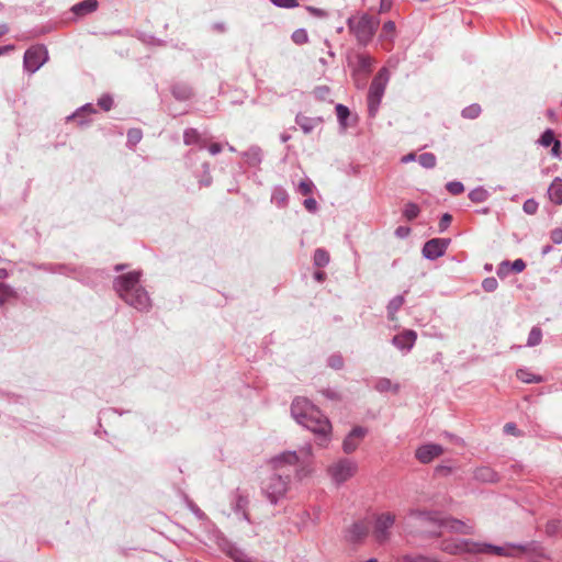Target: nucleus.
Segmentation results:
<instances>
[{"mask_svg": "<svg viewBox=\"0 0 562 562\" xmlns=\"http://www.w3.org/2000/svg\"><path fill=\"white\" fill-rule=\"evenodd\" d=\"M293 418L311 430L321 447H326L331 436V424L306 397H295L291 405Z\"/></svg>", "mask_w": 562, "mask_h": 562, "instance_id": "obj_1", "label": "nucleus"}, {"mask_svg": "<svg viewBox=\"0 0 562 562\" xmlns=\"http://www.w3.org/2000/svg\"><path fill=\"white\" fill-rule=\"evenodd\" d=\"M140 272L132 271L122 274L115 280V289L120 297L128 305L139 311L150 306V299L146 290L139 284Z\"/></svg>", "mask_w": 562, "mask_h": 562, "instance_id": "obj_2", "label": "nucleus"}, {"mask_svg": "<svg viewBox=\"0 0 562 562\" xmlns=\"http://www.w3.org/2000/svg\"><path fill=\"white\" fill-rule=\"evenodd\" d=\"M358 472V464L356 461L351 459L341 458L334 461L327 468V474L330 480L340 485L351 477H353Z\"/></svg>", "mask_w": 562, "mask_h": 562, "instance_id": "obj_3", "label": "nucleus"}, {"mask_svg": "<svg viewBox=\"0 0 562 562\" xmlns=\"http://www.w3.org/2000/svg\"><path fill=\"white\" fill-rule=\"evenodd\" d=\"M387 81L389 70L386 68L380 69L378 75L373 78L368 93V108L370 115H375Z\"/></svg>", "mask_w": 562, "mask_h": 562, "instance_id": "obj_4", "label": "nucleus"}, {"mask_svg": "<svg viewBox=\"0 0 562 562\" xmlns=\"http://www.w3.org/2000/svg\"><path fill=\"white\" fill-rule=\"evenodd\" d=\"M416 520H417V525L419 527H424L429 522H434V524H438V526L443 527L445 529H447L448 531H451V532H457V533H461V535H472L473 533L472 526H470L469 524H467L464 521L453 519V518H446V519L438 520L429 514H419L416 517Z\"/></svg>", "mask_w": 562, "mask_h": 562, "instance_id": "obj_5", "label": "nucleus"}, {"mask_svg": "<svg viewBox=\"0 0 562 562\" xmlns=\"http://www.w3.org/2000/svg\"><path fill=\"white\" fill-rule=\"evenodd\" d=\"M289 484V474L285 472L274 473L262 482V488L271 503H276L282 497Z\"/></svg>", "mask_w": 562, "mask_h": 562, "instance_id": "obj_6", "label": "nucleus"}, {"mask_svg": "<svg viewBox=\"0 0 562 562\" xmlns=\"http://www.w3.org/2000/svg\"><path fill=\"white\" fill-rule=\"evenodd\" d=\"M378 25L379 21L370 15H362L357 20L349 21L350 30L362 44H367L372 38Z\"/></svg>", "mask_w": 562, "mask_h": 562, "instance_id": "obj_7", "label": "nucleus"}, {"mask_svg": "<svg viewBox=\"0 0 562 562\" xmlns=\"http://www.w3.org/2000/svg\"><path fill=\"white\" fill-rule=\"evenodd\" d=\"M395 520L396 516L391 512H384L375 516L372 535L378 543L382 544L391 539V529Z\"/></svg>", "mask_w": 562, "mask_h": 562, "instance_id": "obj_8", "label": "nucleus"}, {"mask_svg": "<svg viewBox=\"0 0 562 562\" xmlns=\"http://www.w3.org/2000/svg\"><path fill=\"white\" fill-rule=\"evenodd\" d=\"M47 60V50L44 46L30 47L24 54V68L29 72H35Z\"/></svg>", "mask_w": 562, "mask_h": 562, "instance_id": "obj_9", "label": "nucleus"}, {"mask_svg": "<svg viewBox=\"0 0 562 562\" xmlns=\"http://www.w3.org/2000/svg\"><path fill=\"white\" fill-rule=\"evenodd\" d=\"M442 551L449 554L479 553L481 543L470 540H445L441 544Z\"/></svg>", "mask_w": 562, "mask_h": 562, "instance_id": "obj_10", "label": "nucleus"}, {"mask_svg": "<svg viewBox=\"0 0 562 562\" xmlns=\"http://www.w3.org/2000/svg\"><path fill=\"white\" fill-rule=\"evenodd\" d=\"M479 553H493L501 557H518L528 551L526 546L506 544L504 547H497L492 544L481 543Z\"/></svg>", "mask_w": 562, "mask_h": 562, "instance_id": "obj_11", "label": "nucleus"}, {"mask_svg": "<svg viewBox=\"0 0 562 562\" xmlns=\"http://www.w3.org/2000/svg\"><path fill=\"white\" fill-rule=\"evenodd\" d=\"M449 241L442 238L430 239L424 245L423 255L428 259H437L445 254Z\"/></svg>", "mask_w": 562, "mask_h": 562, "instance_id": "obj_12", "label": "nucleus"}, {"mask_svg": "<svg viewBox=\"0 0 562 562\" xmlns=\"http://www.w3.org/2000/svg\"><path fill=\"white\" fill-rule=\"evenodd\" d=\"M366 435L367 430L364 428L355 427L342 441L344 452L348 454L355 452Z\"/></svg>", "mask_w": 562, "mask_h": 562, "instance_id": "obj_13", "label": "nucleus"}, {"mask_svg": "<svg viewBox=\"0 0 562 562\" xmlns=\"http://www.w3.org/2000/svg\"><path fill=\"white\" fill-rule=\"evenodd\" d=\"M443 453V449L441 446L436 443H428L419 447L416 450V458L422 463H429L435 458L441 456Z\"/></svg>", "mask_w": 562, "mask_h": 562, "instance_id": "obj_14", "label": "nucleus"}, {"mask_svg": "<svg viewBox=\"0 0 562 562\" xmlns=\"http://www.w3.org/2000/svg\"><path fill=\"white\" fill-rule=\"evenodd\" d=\"M417 339V334L414 330H404L403 333L394 336L393 344L400 349H411Z\"/></svg>", "mask_w": 562, "mask_h": 562, "instance_id": "obj_15", "label": "nucleus"}, {"mask_svg": "<svg viewBox=\"0 0 562 562\" xmlns=\"http://www.w3.org/2000/svg\"><path fill=\"white\" fill-rule=\"evenodd\" d=\"M369 535V525L364 521L355 522L348 530V539L352 542L363 540Z\"/></svg>", "mask_w": 562, "mask_h": 562, "instance_id": "obj_16", "label": "nucleus"}, {"mask_svg": "<svg viewBox=\"0 0 562 562\" xmlns=\"http://www.w3.org/2000/svg\"><path fill=\"white\" fill-rule=\"evenodd\" d=\"M539 143L543 147H549L552 145V155L559 157L561 154V143L555 139L554 132L552 130H547L542 136L540 137Z\"/></svg>", "mask_w": 562, "mask_h": 562, "instance_id": "obj_17", "label": "nucleus"}, {"mask_svg": "<svg viewBox=\"0 0 562 562\" xmlns=\"http://www.w3.org/2000/svg\"><path fill=\"white\" fill-rule=\"evenodd\" d=\"M299 458L295 452H285L272 460V465L276 470L281 471L288 465H295Z\"/></svg>", "mask_w": 562, "mask_h": 562, "instance_id": "obj_18", "label": "nucleus"}, {"mask_svg": "<svg viewBox=\"0 0 562 562\" xmlns=\"http://www.w3.org/2000/svg\"><path fill=\"white\" fill-rule=\"evenodd\" d=\"M396 27L395 23L393 21H387L383 24L382 31L380 34V38L383 42H387V46L385 47L386 50L391 49V45L393 42V38L395 36Z\"/></svg>", "mask_w": 562, "mask_h": 562, "instance_id": "obj_19", "label": "nucleus"}, {"mask_svg": "<svg viewBox=\"0 0 562 562\" xmlns=\"http://www.w3.org/2000/svg\"><path fill=\"white\" fill-rule=\"evenodd\" d=\"M548 194L555 204H562V179L555 178L549 187Z\"/></svg>", "mask_w": 562, "mask_h": 562, "instance_id": "obj_20", "label": "nucleus"}, {"mask_svg": "<svg viewBox=\"0 0 562 562\" xmlns=\"http://www.w3.org/2000/svg\"><path fill=\"white\" fill-rule=\"evenodd\" d=\"M405 300H404V296L403 295H397L395 297H393L389 304H387V318L390 321H395L396 319V312L403 306Z\"/></svg>", "mask_w": 562, "mask_h": 562, "instance_id": "obj_21", "label": "nucleus"}, {"mask_svg": "<svg viewBox=\"0 0 562 562\" xmlns=\"http://www.w3.org/2000/svg\"><path fill=\"white\" fill-rule=\"evenodd\" d=\"M474 475L477 480L483 482H496L498 480L497 473L487 467L476 469Z\"/></svg>", "mask_w": 562, "mask_h": 562, "instance_id": "obj_22", "label": "nucleus"}, {"mask_svg": "<svg viewBox=\"0 0 562 562\" xmlns=\"http://www.w3.org/2000/svg\"><path fill=\"white\" fill-rule=\"evenodd\" d=\"M98 2L95 0H86L74 5L72 11L78 15L92 12L97 9Z\"/></svg>", "mask_w": 562, "mask_h": 562, "instance_id": "obj_23", "label": "nucleus"}, {"mask_svg": "<svg viewBox=\"0 0 562 562\" xmlns=\"http://www.w3.org/2000/svg\"><path fill=\"white\" fill-rule=\"evenodd\" d=\"M295 121L304 133H310L319 123L318 119H310L301 114L296 116Z\"/></svg>", "mask_w": 562, "mask_h": 562, "instance_id": "obj_24", "label": "nucleus"}, {"mask_svg": "<svg viewBox=\"0 0 562 562\" xmlns=\"http://www.w3.org/2000/svg\"><path fill=\"white\" fill-rule=\"evenodd\" d=\"M516 376L524 383H540L542 382V378L540 375L533 374L532 372L519 369L516 372Z\"/></svg>", "mask_w": 562, "mask_h": 562, "instance_id": "obj_25", "label": "nucleus"}, {"mask_svg": "<svg viewBox=\"0 0 562 562\" xmlns=\"http://www.w3.org/2000/svg\"><path fill=\"white\" fill-rule=\"evenodd\" d=\"M183 140L186 145L202 143L200 134L194 128H188L184 131Z\"/></svg>", "mask_w": 562, "mask_h": 562, "instance_id": "obj_26", "label": "nucleus"}, {"mask_svg": "<svg viewBox=\"0 0 562 562\" xmlns=\"http://www.w3.org/2000/svg\"><path fill=\"white\" fill-rule=\"evenodd\" d=\"M481 106L476 103L471 104L463 109L462 116L465 119L474 120L481 114Z\"/></svg>", "mask_w": 562, "mask_h": 562, "instance_id": "obj_27", "label": "nucleus"}, {"mask_svg": "<svg viewBox=\"0 0 562 562\" xmlns=\"http://www.w3.org/2000/svg\"><path fill=\"white\" fill-rule=\"evenodd\" d=\"M329 262V254L324 249H317L314 254V263L324 267Z\"/></svg>", "mask_w": 562, "mask_h": 562, "instance_id": "obj_28", "label": "nucleus"}, {"mask_svg": "<svg viewBox=\"0 0 562 562\" xmlns=\"http://www.w3.org/2000/svg\"><path fill=\"white\" fill-rule=\"evenodd\" d=\"M541 339H542V331H541V329L538 328V327H533L530 330V333H529L527 345L529 347L537 346V345H539L541 342Z\"/></svg>", "mask_w": 562, "mask_h": 562, "instance_id": "obj_29", "label": "nucleus"}, {"mask_svg": "<svg viewBox=\"0 0 562 562\" xmlns=\"http://www.w3.org/2000/svg\"><path fill=\"white\" fill-rule=\"evenodd\" d=\"M469 198L475 203L484 202L487 199V191L483 188H476L469 193Z\"/></svg>", "mask_w": 562, "mask_h": 562, "instance_id": "obj_30", "label": "nucleus"}, {"mask_svg": "<svg viewBox=\"0 0 562 562\" xmlns=\"http://www.w3.org/2000/svg\"><path fill=\"white\" fill-rule=\"evenodd\" d=\"M419 164L425 168H434L436 166V157L431 153H424L418 157Z\"/></svg>", "mask_w": 562, "mask_h": 562, "instance_id": "obj_31", "label": "nucleus"}, {"mask_svg": "<svg viewBox=\"0 0 562 562\" xmlns=\"http://www.w3.org/2000/svg\"><path fill=\"white\" fill-rule=\"evenodd\" d=\"M419 212L420 210L417 204L407 203L404 207L403 214L408 221H412L418 216Z\"/></svg>", "mask_w": 562, "mask_h": 562, "instance_id": "obj_32", "label": "nucleus"}, {"mask_svg": "<svg viewBox=\"0 0 562 562\" xmlns=\"http://www.w3.org/2000/svg\"><path fill=\"white\" fill-rule=\"evenodd\" d=\"M292 41L297 45H303L307 43L308 35L304 29L295 30L292 34Z\"/></svg>", "mask_w": 562, "mask_h": 562, "instance_id": "obj_33", "label": "nucleus"}, {"mask_svg": "<svg viewBox=\"0 0 562 562\" xmlns=\"http://www.w3.org/2000/svg\"><path fill=\"white\" fill-rule=\"evenodd\" d=\"M336 114H337V117L340 122V124L342 126H346V120L349 117L350 115V111L347 106L342 105V104H338L336 106Z\"/></svg>", "mask_w": 562, "mask_h": 562, "instance_id": "obj_34", "label": "nucleus"}, {"mask_svg": "<svg viewBox=\"0 0 562 562\" xmlns=\"http://www.w3.org/2000/svg\"><path fill=\"white\" fill-rule=\"evenodd\" d=\"M142 137H143L142 131L138 128H132L127 133V140H128V143H131L133 145H136L137 143H139Z\"/></svg>", "mask_w": 562, "mask_h": 562, "instance_id": "obj_35", "label": "nucleus"}, {"mask_svg": "<svg viewBox=\"0 0 562 562\" xmlns=\"http://www.w3.org/2000/svg\"><path fill=\"white\" fill-rule=\"evenodd\" d=\"M447 190L451 194L458 195V194H461L464 191V187H463V184L461 182L452 181V182L447 183Z\"/></svg>", "mask_w": 562, "mask_h": 562, "instance_id": "obj_36", "label": "nucleus"}, {"mask_svg": "<svg viewBox=\"0 0 562 562\" xmlns=\"http://www.w3.org/2000/svg\"><path fill=\"white\" fill-rule=\"evenodd\" d=\"M271 2L279 8L285 9H292L299 5L296 0H271Z\"/></svg>", "mask_w": 562, "mask_h": 562, "instance_id": "obj_37", "label": "nucleus"}, {"mask_svg": "<svg viewBox=\"0 0 562 562\" xmlns=\"http://www.w3.org/2000/svg\"><path fill=\"white\" fill-rule=\"evenodd\" d=\"M482 286L486 292H493L497 289L498 282L495 278H486L483 280Z\"/></svg>", "mask_w": 562, "mask_h": 562, "instance_id": "obj_38", "label": "nucleus"}, {"mask_svg": "<svg viewBox=\"0 0 562 562\" xmlns=\"http://www.w3.org/2000/svg\"><path fill=\"white\" fill-rule=\"evenodd\" d=\"M13 295V291L7 284L0 283V304Z\"/></svg>", "mask_w": 562, "mask_h": 562, "instance_id": "obj_39", "label": "nucleus"}, {"mask_svg": "<svg viewBox=\"0 0 562 562\" xmlns=\"http://www.w3.org/2000/svg\"><path fill=\"white\" fill-rule=\"evenodd\" d=\"M113 99L110 95H102L98 100V105L104 111H109L112 108Z\"/></svg>", "mask_w": 562, "mask_h": 562, "instance_id": "obj_40", "label": "nucleus"}, {"mask_svg": "<svg viewBox=\"0 0 562 562\" xmlns=\"http://www.w3.org/2000/svg\"><path fill=\"white\" fill-rule=\"evenodd\" d=\"M412 562H440V560L432 555L416 554L411 555Z\"/></svg>", "mask_w": 562, "mask_h": 562, "instance_id": "obj_41", "label": "nucleus"}, {"mask_svg": "<svg viewBox=\"0 0 562 562\" xmlns=\"http://www.w3.org/2000/svg\"><path fill=\"white\" fill-rule=\"evenodd\" d=\"M313 188H314V184H313V182H312V181H310V180L302 181V182L299 184V190H300V192H301L303 195H307V194L312 193Z\"/></svg>", "mask_w": 562, "mask_h": 562, "instance_id": "obj_42", "label": "nucleus"}, {"mask_svg": "<svg viewBox=\"0 0 562 562\" xmlns=\"http://www.w3.org/2000/svg\"><path fill=\"white\" fill-rule=\"evenodd\" d=\"M538 210V203L530 199V200H527L525 203H524V211L527 213V214H535Z\"/></svg>", "mask_w": 562, "mask_h": 562, "instance_id": "obj_43", "label": "nucleus"}, {"mask_svg": "<svg viewBox=\"0 0 562 562\" xmlns=\"http://www.w3.org/2000/svg\"><path fill=\"white\" fill-rule=\"evenodd\" d=\"M559 530H562V522L558 520H553L548 522L547 525V531L549 533L558 532Z\"/></svg>", "mask_w": 562, "mask_h": 562, "instance_id": "obj_44", "label": "nucleus"}, {"mask_svg": "<svg viewBox=\"0 0 562 562\" xmlns=\"http://www.w3.org/2000/svg\"><path fill=\"white\" fill-rule=\"evenodd\" d=\"M550 238L554 244L562 243V228H554L550 233Z\"/></svg>", "mask_w": 562, "mask_h": 562, "instance_id": "obj_45", "label": "nucleus"}, {"mask_svg": "<svg viewBox=\"0 0 562 562\" xmlns=\"http://www.w3.org/2000/svg\"><path fill=\"white\" fill-rule=\"evenodd\" d=\"M452 216L448 213L443 214L440 222H439V228L440 231H445L451 223Z\"/></svg>", "mask_w": 562, "mask_h": 562, "instance_id": "obj_46", "label": "nucleus"}, {"mask_svg": "<svg viewBox=\"0 0 562 562\" xmlns=\"http://www.w3.org/2000/svg\"><path fill=\"white\" fill-rule=\"evenodd\" d=\"M304 206L307 211L314 212L317 209V202L315 199L310 198L304 201Z\"/></svg>", "mask_w": 562, "mask_h": 562, "instance_id": "obj_47", "label": "nucleus"}, {"mask_svg": "<svg viewBox=\"0 0 562 562\" xmlns=\"http://www.w3.org/2000/svg\"><path fill=\"white\" fill-rule=\"evenodd\" d=\"M512 268L515 272H521L526 268V263L521 259H517L513 262Z\"/></svg>", "mask_w": 562, "mask_h": 562, "instance_id": "obj_48", "label": "nucleus"}, {"mask_svg": "<svg viewBox=\"0 0 562 562\" xmlns=\"http://www.w3.org/2000/svg\"><path fill=\"white\" fill-rule=\"evenodd\" d=\"M409 233H411V228L406 227V226H400L395 231V235L400 238H404V237L408 236Z\"/></svg>", "mask_w": 562, "mask_h": 562, "instance_id": "obj_49", "label": "nucleus"}, {"mask_svg": "<svg viewBox=\"0 0 562 562\" xmlns=\"http://www.w3.org/2000/svg\"><path fill=\"white\" fill-rule=\"evenodd\" d=\"M360 64H361L362 68L370 69V67L372 65V58L369 57V56H361L360 57Z\"/></svg>", "mask_w": 562, "mask_h": 562, "instance_id": "obj_50", "label": "nucleus"}, {"mask_svg": "<svg viewBox=\"0 0 562 562\" xmlns=\"http://www.w3.org/2000/svg\"><path fill=\"white\" fill-rule=\"evenodd\" d=\"M209 151L211 155H216L222 151V145L218 143H213L209 146Z\"/></svg>", "mask_w": 562, "mask_h": 562, "instance_id": "obj_51", "label": "nucleus"}, {"mask_svg": "<svg viewBox=\"0 0 562 562\" xmlns=\"http://www.w3.org/2000/svg\"><path fill=\"white\" fill-rule=\"evenodd\" d=\"M504 430L507 432V434H512V435H518L517 434V427L515 424L513 423H508L504 426Z\"/></svg>", "mask_w": 562, "mask_h": 562, "instance_id": "obj_52", "label": "nucleus"}, {"mask_svg": "<svg viewBox=\"0 0 562 562\" xmlns=\"http://www.w3.org/2000/svg\"><path fill=\"white\" fill-rule=\"evenodd\" d=\"M314 277H315V279H316L317 281H319V282H321V281H323V280L325 279V272H323V271H317V272H315V273H314Z\"/></svg>", "mask_w": 562, "mask_h": 562, "instance_id": "obj_53", "label": "nucleus"}, {"mask_svg": "<svg viewBox=\"0 0 562 562\" xmlns=\"http://www.w3.org/2000/svg\"><path fill=\"white\" fill-rule=\"evenodd\" d=\"M415 159V154H408L402 158L403 162L413 161Z\"/></svg>", "mask_w": 562, "mask_h": 562, "instance_id": "obj_54", "label": "nucleus"}, {"mask_svg": "<svg viewBox=\"0 0 562 562\" xmlns=\"http://www.w3.org/2000/svg\"><path fill=\"white\" fill-rule=\"evenodd\" d=\"M396 562H412L411 555L406 554L397 559Z\"/></svg>", "mask_w": 562, "mask_h": 562, "instance_id": "obj_55", "label": "nucleus"}, {"mask_svg": "<svg viewBox=\"0 0 562 562\" xmlns=\"http://www.w3.org/2000/svg\"><path fill=\"white\" fill-rule=\"evenodd\" d=\"M551 251V246H546L543 249H542V255H547Z\"/></svg>", "mask_w": 562, "mask_h": 562, "instance_id": "obj_56", "label": "nucleus"}, {"mask_svg": "<svg viewBox=\"0 0 562 562\" xmlns=\"http://www.w3.org/2000/svg\"><path fill=\"white\" fill-rule=\"evenodd\" d=\"M331 366H333L334 368H339V367L341 366V361H340V360H337V361L333 362V363H331Z\"/></svg>", "mask_w": 562, "mask_h": 562, "instance_id": "obj_57", "label": "nucleus"}, {"mask_svg": "<svg viewBox=\"0 0 562 562\" xmlns=\"http://www.w3.org/2000/svg\"><path fill=\"white\" fill-rule=\"evenodd\" d=\"M307 10H308V11H311V12H313V13H317V12H318V10H316V9H314V8H312V7H308V8H307Z\"/></svg>", "mask_w": 562, "mask_h": 562, "instance_id": "obj_58", "label": "nucleus"}, {"mask_svg": "<svg viewBox=\"0 0 562 562\" xmlns=\"http://www.w3.org/2000/svg\"><path fill=\"white\" fill-rule=\"evenodd\" d=\"M115 269H116L117 271H119V270H122V269H124V266L119 265V266H116V267H115Z\"/></svg>", "mask_w": 562, "mask_h": 562, "instance_id": "obj_59", "label": "nucleus"}, {"mask_svg": "<svg viewBox=\"0 0 562 562\" xmlns=\"http://www.w3.org/2000/svg\"><path fill=\"white\" fill-rule=\"evenodd\" d=\"M430 533H431V535H434V536H439V535H440V533H439V532H437V531H430Z\"/></svg>", "mask_w": 562, "mask_h": 562, "instance_id": "obj_60", "label": "nucleus"}, {"mask_svg": "<svg viewBox=\"0 0 562 562\" xmlns=\"http://www.w3.org/2000/svg\"><path fill=\"white\" fill-rule=\"evenodd\" d=\"M366 562H378V560H375V559H370V560H368V561H366Z\"/></svg>", "mask_w": 562, "mask_h": 562, "instance_id": "obj_61", "label": "nucleus"}, {"mask_svg": "<svg viewBox=\"0 0 562 562\" xmlns=\"http://www.w3.org/2000/svg\"><path fill=\"white\" fill-rule=\"evenodd\" d=\"M382 9H386V3H381Z\"/></svg>", "mask_w": 562, "mask_h": 562, "instance_id": "obj_62", "label": "nucleus"}, {"mask_svg": "<svg viewBox=\"0 0 562 562\" xmlns=\"http://www.w3.org/2000/svg\"><path fill=\"white\" fill-rule=\"evenodd\" d=\"M382 9H386V3H381Z\"/></svg>", "mask_w": 562, "mask_h": 562, "instance_id": "obj_63", "label": "nucleus"}, {"mask_svg": "<svg viewBox=\"0 0 562 562\" xmlns=\"http://www.w3.org/2000/svg\"><path fill=\"white\" fill-rule=\"evenodd\" d=\"M4 49H5V48H1V47H0V55L2 54V52H3Z\"/></svg>", "mask_w": 562, "mask_h": 562, "instance_id": "obj_64", "label": "nucleus"}]
</instances>
